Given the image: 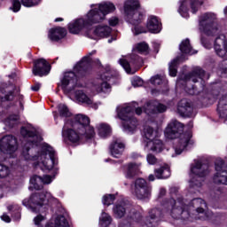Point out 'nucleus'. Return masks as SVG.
Instances as JSON below:
<instances>
[{
  "instance_id": "nucleus-1",
  "label": "nucleus",
  "mask_w": 227,
  "mask_h": 227,
  "mask_svg": "<svg viewBox=\"0 0 227 227\" xmlns=\"http://www.w3.org/2000/svg\"><path fill=\"white\" fill-rule=\"evenodd\" d=\"M20 135L24 139H35V140H30L22 146L21 155L25 160H35L38 157H47L49 155L50 159H45L42 161V164L47 171L54 169V166L58 164L56 151L49 144H44L37 154H33V147L38 145V131L36 129H29L26 126H23L20 128Z\"/></svg>"
},
{
  "instance_id": "nucleus-2",
  "label": "nucleus",
  "mask_w": 227,
  "mask_h": 227,
  "mask_svg": "<svg viewBox=\"0 0 227 227\" xmlns=\"http://www.w3.org/2000/svg\"><path fill=\"white\" fill-rule=\"evenodd\" d=\"M116 10L114 4L104 2L88 12L83 18H78L67 25V29L71 35H79L82 29L90 30L95 24H100L106 20V15L113 13Z\"/></svg>"
},
{
  "instance_id": "nucleus-3",
  "label": "nucleus",
  "mask_w": 227,
  "mask_h": 227,
  "mask_svg": "<svg viewBox=\"0 0 227 227\" xmlns=\"http://www.w3.org/2000/svg\"><path fill=\"white\" fill-rule=\"evenodd\" d=\"M97 54V51H92L89 55L84 56L82 59L75 64L74 71L64 73L60 83L58 87L61 88L62 91H74L75 88H80L79 79H86L93 74V59L91 56Z\"/></svg>"
},
{
  "instance_id": "nucleus-4",
  "label": "nucleus",
  "mask_w": 227,
  "mask_h": 227,
  "mask_svg": "<svg viewBox=\"0 0 227 227\" xmlns=\"http://www.w3.org/2000/svg\"><path fill=\"white\" fill-rule=\"evenodd\" d=\"M184 124L178 121H173L168 123L165 129V136L168 139H177L174 143V149L176 155H181L184 150L194 145L192 140V131L186 130L184 132Z\"/></svg>"
},
{
  "instance_id": "nucleus-5",
  "label": "nucleus",
  "mask_w": 227,
  "mask_h": 227,
  "mask_svg": "<svg viewBox=\"0 0 227 227\" xmlns=\"http://www.w3.org/2000/svg\"><path fill=\"white\" fill-rule=\"evenodd\" d=\"M134 113H136L137 116H141V114H143V108L124 106L117 112L118 118L123 121V132L129 134V136H132V134H135L136 130H137V119L134 116Z\"/></svg>"
},
{
  "instance_id": "nucleus-6",
  "label": "nucleus",
  "mask_w": 227,
  "mask_h": 227,
  "mask_svg": "<svg viewBox=\"0 0 227 227\" xmlns=\"http://www.w3.org/2000/svg\"><path fill=\"white\" fill-rule=\"evenodd\" d=\"M139 8H141V4L138 0H128L124 4V12L129 17V22L134 26L132 31L137 36L142 33H146V28L140 25L144 16L143 12L137 11Z\"/></svg>"
},
{
  "instance_id": "nucleus-7",
  "label": "nucleus",
  "mask_w": 227,
  "mask_h": 227,
  "mask_svg": "<svg viewBox=\"0 0 227 227\" xmlns=\"http://www.w3.org/2000/svg\"><path fill=\"white\" fill-rule=\"evenodd\" d=\"M163 208L169 212L173 219H180L181 221H191V213L186 206H176V200L173 197L163 200L161 203Z\"/></svg>"
},
{
  "instance_id": "nucleus-8",
  "label": "nucleus",
  "mask_w": 227,
  "mask_h": 227,
  "mask_svg": "<svg viewBox=\"0 0 227 227\" xmlns=\"http://www.w3.org/2000/svg\"><path fill=\"white\" fill-rule=\"evenodd\" d=\"M90 123V117L82 114H78L73 118L74 129H77L80 134L85 135V139H93L95 137V128Z\"/></svg>"
},
{
  "instance_id": "nucleus-9",
  "label": "nucleus",
  "mask_w": 227,
  "mask_h": 227,
  "mask_svg": "<svg viewBox=\"0 0 227 227\" xmlns=\"http://www.w3.org/2000/svg\"><path fill=\"white\" fill-rule=\"evenodd\" d=\"M200 30L207 36H215L219 31L215 17L209 12H206L199 18Z\"/></svg>"
},
{
  "instance_id": "nucleus-10",
  "label": "nucleus",
  "mask_w": 227,
  "mask_h": 227,
  "mask_svg": "<svg viewBox=\"0 0 227 227\" xmlns=\"http://www.w3.org/2000/svg\"><path fill=\"white\" fill-rule=\"evenodd\" d=\"M22 205L35 212L36 208H42L43 207L47 208L49 207V200L44 192H35L30 195L29 199L23 200Z\"/></svg>"
},
{
  "instance_id": "nucleus-11",
  "label": "nucleus",
  "mask_w": 227,
  "mask_h": 227,
  "mask_svg": "<svg viewBox=\"0 0 227 227\" xmlns=\"http://www.w3.org/2000/svg\"><path fill=\"white\" fill-rule=\"evenodd\" d=\"M179 4L180 5L177 12L181 16L184 17V19H189L190 8L192 13L196 15L200 10V6H203V1L200 0H180Z\"/></svg>"
},
{
  "instance_id": "nucleus-12",
  "label": "nucleus",
  "mask_w": 227,
  "mask_h": 227,
  "mask_svg": "<svg viewBox=\"0 0 227 227\" xmlns=\"http://www.w3.org/2000/svg\"><path fill=\"white\" fill-rule=\"evenodd\" d=\"M216 173L213 176V182L216 184L227 185V164L224 160L218 158L215 161Z\"/></svg>"
},
{
  "instance_id": "nucleus-13",
  "label": "nucleus",
  "mask_w": 227,
  "mask_h": 227,
  "mask_svg": "<svg viewBox=\"0 0 227 227\" xmlns=\"http://www.w3.org/2000/svg\"><path fill=\"white\" fill-rule=\"evenodd\" d=\"M134 187L135 196L138 200H146V198H150L152 194V186L145 180V178H137L134 182Z\"/></svg>"
},
{
  "instance_id": "nucleus-14",
  "label": "nucleus",
  "mask_w": 227,
  "mask_h": 227,
  "mask_svg": "<svg viewBox=\"0 0 227 227\" xmlns=\"http://www.w3.org/2000/svg\"><path fill=\"white\" fill-rule=\"evenodd\" d=\"M19 148V144L17 142V137L12 135L4 136L0 139V152L2 153H15Z\"/></svg>"
},
{
  "instance_id": "nucleus-15",
  "label": "nucleus",
  "mask_w": 227,
  "mask_h": 227,
  "mask_svg": "<svg viewBox=\"0 0 227 227\" xmlns=\"http://www.w3.org/2000/svg\"><path fill=\"white\" fill-rule=\"evenodd\" d=\"M119 64L125 70L126 74H136V72H132V67L133 68H141L143 67V58L133 54L130 56L129 62L125 59H121Z\"/></svg>"
},
{
  "instance_id": "nucleus-16",
  "label": "nucleus",
  "mask_w": 227,
  "mask_h": 227,
  "mask_svg": "<svg viewBox=\"0 0 227 227\" xmlns=\"http://www.w3.org/2000/svg\"><path fill=\"white\" fill-rule=\"evenodd\" d=\"M32 72L34 75L43 77L51 74V64L45 59H36L33 60Z\"/></svg>"
},
{
  "instance_id": "nucleus-17",
  "label": "nucleus",
  "mask_w": 227,
  "mask_h": 227,
  "mask_svg": "<svg viewBox=\"0 0 227 227\" xmlns=\"http://www.w3.org/2000/svg\"><path fill=\"white\" fill-rule=\"evenodd\" d=\"M205 75H207V71L200 67H196L192 70V72L184 74L183 81H192V82H198L199 79L201 82H205Z\"/></svg>"
},
{
  "instance_id": "nucleus-18",
  "label": "nucleus",
  "mask_w": 227,
  "mask_h": 227,
  "mask_svg": "<svg viewBox=\"0 0 227 227\" xmlns=\"http://www.w3.org/2000/svg\"><path fill=\"white\" fill-rule=\"evenodd\" d=\"M177 113L183 118H191L194 113V107L188 99L183 98L177 104Z\"/></svg>"
},
{
  "instance_id": "nucleus-19",
  "label": "nucleus",
  "mask_w": 227,
  "mask_h": 227,
  "mask_svg": "<svg viewBox=\"0 0 227 227\" xmlns=\"http://www.w3.org/2000/svg\"><path fill=\"white\" fill-rule=\"evenodd\" d=\"M164 217V212L160 208H153L149 211V215L146 216L145 223L148 227L159 226V221Z\"/></svg>"
},
{
  "instance_id": "nucleus-20",
  "label": "nucleus",
  "mask_w": 227,
  "mask_h": 227,
  "mask_svg": "<svg viewBox=\"0 0 227 227\" xmlns=\"http://www.w3.org/2000/svg\"><path fill=\"white\" fill-rule=\"evenodd\" d=\"M68 35L67 28L62 27H55L49 30L48 38L51 42L59 43Z\"/></svg>"
},
{
  "instance_id": "nucleus-21",
  "label": "nucleus",
  "mask_w": 227,
  "mask_h": 227,
  "mask_svg": "<svg viewBox=\"0 0 227 227\" xmlns=\"http://www.w3.org/2000/svg\"><path fill=\"white\" fill-rule=\"evenodd\" d=\"M62 135L66 143H71L72 145H76V143H79L81 141L82 136L86 137V135L81 134L77 129L76 130L74 129H65L62 131Z\"/></svg>"
},
{
  "instance_id": "nucleus-22",
  "label": "nucleus",
  "mask_w": 227,
  "mask_h": 227,
  "mask_svg": "<svg viewBox=\"0 0 227 227\" xmlns=\"http://www.w3.org/2000/svg\"><path fill=\"white\" fill-rule=\"evenodd\" d=\"M208 163H202L201 161H196L194 166L191 168V173L198 176L199 178H205L210 171L208 170Z\"/></svg>"
},
{
  "instance_id": "nucleus-23",
  "label": "nucleus",
  "mask_w": 227,
  "mask_h": 227,
  "mask_svg": "<svg viewBox=\"0 0 227 227\" xmlns=\"http://www.w3.org/2000/svg\"><path fill=\"white\" fill-rule=\"evenodd\" d=\"M123 175L129 180H132L139 174V166L136 162H129L121 166Z\"/></svg>"
},
{
  "instance_id": "nucleus-24",
  "label": "nucleus",
  "mask_w": 227,
  "mask_h": 227,
  "mask_svg": "<svg viewBox=\"0 0 227 227\" xmlns=\"http://www.w3.org/2000/svg\"><path fill=\"white\" fill-rule=\"evenodd\" d=\"M214 49L217 56H219L220 58H223L224 54H226L227 40L224 35H218L215 38Z\"/></svg>"
},
{
  "instance_id": "nucleus-25",
  "label": "nucleus",
  "mask_w": 227,
  "mask_h": 227,
  "mask_svg": "<svg viewBox=\"0 0 227 227\" xmlns=\"http://www.w3.org/2000/svg\"><path fill=\"white\" fill-rule=\"evenodd\" d=\"M100 79L101 81H103V82H101L100 86L98 87V90L99 91L106 93L107 90H111V84L108 83L109 81L113 79V74H111L110 67H106L105 68L104 73L100 75Z\"/></svg>"
},
{
  "instance_id": "nucleus-26",
  "label": "nucleus",
  "mask_w": 227,
  "mask_h": 227,
  "mask_svg": "<svg viewBox=\"0 0 227 227\" xmlns=\"http://www.w3.org/2000/svg\"><path fill=\"white\" fill-rule=\"evenodd\" d=\"M146 28L148 29L149 33L157 35L162 31V23L159 21V18L156 16H150L146 23Z\"/></svg>"
},
{
  "instance_id": "nucleus-27",
  "label": "nucleus",
  "mask_w": 227,
  "mask_h": 227,
  "mask_svg": "<svg viewBox=\"0 0 227 227\" xmlns=\"http://www.w3.org/2000/svg\"><path fill=\"white\" fill-rule=\"evenodd\" d=\"M131 207L130 204L121 201L117 204H115L113 207L114 215L116 219H121L122 217H125V215L127 214V210H129Z\"/></svg>"
},
{
  "instance_id": "nucleus-28",
  "label": "nucleus",
  "mask_w": 227,
  "mask_h": 227,
  "mask_svg": "<svg viewBox=\"0 0 227 227\" xmlns=\"http://www.w3.org/2000/svg\"><path fill=\"white\" fill-rule=\"evenodd\" d=\"M216 113L220 120H227V96L223 95L220 98L216 108Z\"/></svg>"
},
{
  "instance_id": "nucleus-29",
  "label": "nucleus",
  "mask_w": 227,
  "mask_h": 227,
  "mask_svg": "<svg viewBox=\"0 0 227 227\" xmlns=\"http://www.w3.org/2000/svg\"><path fill=\"white\" fill-rule=\"evenodd\" d=\"M111 33H113V28L107 25H98L93 30L94 36H97L98 38H107L111 36Z\"/></svg>"
},
{
  "instance_id": "nucleus-30",
  "label": "nucleus",
  "mask_w": 227,
  "mask_h": 227,
  "mask_svg": "<svg viewBox=\"0 0 227 227\" xmlns=\"http://www.w3.org/2000/svg\"><path fill=\"white\" fill-rule=\"evenodd\" d=\"M124 150L125 144L121 142L119 143L118 141H114L110 145L111 155H113V157H114L115 159H120Z\"/></svg>"
},
{
  "instance_id": "nucleus-31",
  "label": "nucleus",
  "mask_w": 227,
  "mask_h": 227,
  "mask_svg": "<svg viewBox=\"0 0 227 227\" xmlns=\"http://www.w3.org/2000/svg\"><path fill=\"white\" fill-rule=\"evenodd\" d=\"M154 175L157 180H166L171 176V169L168 167L154 168Z\"/></svg>"
},
{
  "instance_id": "nucleus-32",
  "label": "nucleus",
  "mask_w": 227,
  "mask_h": 227,
  "mask_svg": "<svg viewBox=\"0 0 227 227\" xmlns=\"http://www.w3.org/2000/svg\"><path fill=\"white\" fill-rule=\"evenodd\" d=\"M98 130V136H100L103 139H106V137H111V134L113 132L111 126L106 123H101Z\"/></svg>"
},
{
  "instance_id": "nucleus-33",
  "label": "nucleus",
  "mask_w": 227,
  "mask_h": 227,
  "mask_svg": "<svg viewBox=\"0 0 227 227\" xmlns=\"http://www.w3.org/2000/svg\"><path fill=\"white\" fill-rule=\"evenodd\" d=\"M128 219L133 223H141V221H143V215H141V212L131 207H129Z\"/></svg>"
},
{
  "instance_id": "nucleus-34",
  "label": "nucleus",
  "mask_w": 227,
  "mask_h": 227,
  "mask_svg": "<svg viewBox=\"0 0 227 227\" xmlns=\"http://www.w3.org/2000/svg\"><path fill=\"white\" fill-rule=\"evenodd\" d=\"M30 184L34 186L35 191H42V189H43V177L38 175H34L30 177Z\"/></svg>"
},
{
  "instance_id": "nucleus-35",
  "label": "nucleus",
  "mask_w": 227,
  "mask_h": 227,
  "mask_svg": "<svg viewBox=\"0 0 227 227\" xmlns=\"http://www.w3.org/2000/svg\"><path fill=\"white\" fill-rule=\"evenodd\" d=\"M192 205H193L194 208H196L197 214H205V208H203V207H207V202H205L203 199H193Z\"/></svg>"
},
{
  "instance_id": "nucleus-36",
  "label": "nucleus",
  "mask_w": 227,
  "mask_h": 227,
  "mask_svg": "<svg viewBox=\"0 0 227 227\" xmlns=\"http://www.w3.org/2000/svg\"><path fill=\"white\" fill-rule=\"evenodd\" d=\"M179 51L182 52V54H191V52H192V46L191 45V40H189V38H186L181 42Z\"/></svg>"
},
{
  "instance_id": "nucleus-37",
  "label": "nucleus",
  "mask_w": 227,
  "mask_h": 227,
  "mask_svg": "<svg viewBox=\"0 0 227 227\" xmlns=\"http://www.w3.org/2000/svg\"><path fill=\"white\" fill-rule=\"evenodd\" d=\"M147 146H151L152 152H156L157 153H160L162 152V141L160 139H154L147 142Z\"/></svg>"
},
{
  "instance_id": "nucleus-38",
  "label": "nucleus",
  "mask_w": 227,
  "mask_h": 227,
  "mask_svg": "<svg viewBox=\"0 0 227 227\" xmlns=\"http://www.w3.org/2000/svg\"><path fill=\"white\" fill-rule=\"evenodd\" d=\"M76 98L78 102H82V104H86L87 106H91L93 104V100L86 95L82 90H80L76 93Z\"/></svg>"
},
{
  "instance_id": "nucleus-39",
  "label": "nucleus",
  "mask_w": 227,
  "mask_h": 227,
  "mask_svg": "<svg viewBox=\"0 0 227 227\" xmlns=\"http://www.w3.org/2000/svg\"><path fill=\"white\" fill-rule=\"evenodd\" d=\"M46 227H70V224L68 223V220L62 215L59 218H56L55 224L48 223Z\"/></svg>"
},
{
  "instance_id": "nucleus-40",
  "label": "nucleus",
  "mask_w": 227,
  "mask_h": 227,
  "mask_svg": "<svg viewBox=\"0 0 227 227\" xmlns=\"http://www.w3.org/2000/svg\"><path fill=\"white\" fill-rule=\"evenodd\" d=\"M99 221L100 227H108L111 225V223H113V218L109 214L103 212Z\"/></svg>"
},
{
  "instance_id": "nucleus-41",
  "label": "nucleus",
  "mask_w": 227,
  "mask_h": 227,
  "mask_svg": "<svg viewBox=\"0 0 227 227\" xmlns=\"http://www.w3.org/2000/svg\"><path fill=\"white\" fill-rule=\"evenodd\" d=\"M58 109L60 118L72 117V112L68 109V106H67V105H59Z\"/></svg>"
},
{
  "instance_id": "nucleus-42",
  "label": "nucleus",
  "mask_w": 227,
  "mask_h": 227,
  "mask_svg": "<svg viewBox=\"0 0 227 227\" xmlns=\"http://www.w3.org/2000/svg\"><path fill=\"white\" fill-rule=\"evenodd\" d=\"M135 49L139 54H150V46L145 42L138 43Z\"/></svg>"
},
{
  "instance_id": "nucleus-43",
  "label": "nucleus",
  "mask_w": 227,
  "mask_h": 227,
  "mask_svg": "<svg viewBox=\"0 0 227 227\" xmlns=\"http://www.w3.org/2000/svg\"><path fill=\"white\" fill-rule=\"evenodd\" d=\"M116 200V195L110 193L106 194L103 196L102 203L103 205H106V207H109L114 203V200Z\"/></svg>"
},
{
  "instance_id": "nucleus-44",
  "label": "nucleus",
  "mask_w": 227,
  "mask_h": 227,
  "mask_svg": "<svg viewBox=\"0 0 227 227\" xmlns=\"http://www.w3.org/2000/svg\"><path fill=\"white\" fill-rule=\"evenodd\" d=\"M145 139L147 141H153L155 140V135H153L154 129L152 128V126H147L144 129Z\"/></svg>"
},
{
  "instance_id": "nucleus-45",
  "label": "nucleus",
  "mask_w": 227,
  "mask_h": 227,
  "mask_svg": "<svg viewBox=\"0 0 227 227\" xmlns=\"http://www.w3.org/2000/svg\"><path fill=\"white\" fill-rule=\"evenodd\" d=\"M15 100V90H9L4 96H0V102H13Z\"/></svg>"
},
{
  "instance_id": "nucleus-46",
  "label": "nucleus",
  "mask_w": 227,
  "mask_h": 227,
  "mask_svg": "<svg viewBox=\"0 0 227 227\" xmlns=\"http://www.w3.org/2000/svg\"><path fill=\"white\" fill-rule=\"evenodd\" d=\"M13 90H14V98L18 97L20 106L21 109H24V105L22 104V102H24V95L20 94V88L17 89V86H14L11 91H13Z\"/></svg>"
},
{
  "instance_id": "nucleus-47",
  "label": "nucleus",
  "mask_w": 227,
  "mask_h": 227,
  "mask_svg": "<svg viewBox=\"0 0 227 227\" xmlns=\"http://www.w3.org/2000/svg\"><path fill=\"white\" fill-rule=\"evenodd\" d=\"M10 175V167L0 163V179L6 178Z\"/></svg>"
},
{
  "instance_id": "nucleus-48",
  "label": "nucleus",
  "mask_w": 227,
  "mask_h": 227,
  "mask_svg": "<svg viewBox=\"0 0 227 227\" xmlns=\"http://www.w3.org/2000/svg\"><path fill=\"white\" fill-rule=\"evenodd\" d=\"M20 117L19 114H11L5 119V124L8 125L9 127L13 128V124H12V121H19Z\"/></svg>"
},
{
  "instance_id": "nucleus-49",
  "label": "nucleus",
  "mask_w": 227,
  "mask_h": 227,
  "mask_svg": "<svg viewBox=\"0 0 227 227\" xmlns=\"http://www.w3.org/2000/svg\"><path fill=\"white\" fill-rule=\"evenodd\" d=\"M166 111H168V106L162 103H159L157 106H154V109H153V113H159V114H162V113H166Z\"/></svg>"
},
{
  "instance_id": "nucleus-50",
  "label": "nucleus",
  "mask_w": 227,
  "mask_h": 227,
  "mask_svg": "<svg viewBox=\"0 0 227 227\" xmlns=\"http://www.w3.org/2000/svg\"><path fill=\"white\" fill-rule=\"evenodd\" d=\"M12 6L10 7V10H12L14 13L20 12V8H22V4L20 3V1L12 0Z\"/></svg>"
},
{
  "instance_id": "nucleus-51",
  "label": "nucleus",
  "mask_w": 227,
  "mask_h": 227,
  "mask_svg": "<svg viewBox=\"0 0 227 227\" xmlns=\"http://www.w3.org/2000/svg\"><path fill=\"white\" fill-rule=\"evenodd\" d=\"M151 84L154 86H160L162 84V77L160 74H156L151 78Z\"/></svg>"
},
{
  "instance_id": "nucleus-52",
  "label": "nucleus",
  "mask_w": 227,
  "mask_h": 227,
  "mask_svg": "<svg viewBox=\"0 0 227 227\" xmlns=\"http://www.w3.org/2000/svg\"><path fill=\"white\" fill-rule=\"evenodd\" d=\"M131 84L134 88H139V86H143L144 82L143 79L139 76H135L131 81Z\"/></svg>"
},
{
  "instance_id": "nucleus-53",
  "label": "nucleus",
  "mask_w": 227,
  "mask_h": 227,
  "mask_svg": "<svg viewBox=\"0 0 227 227\" xmlns=\"http://www.w3.org/2000/svg\"><path fill=\"white\" fill-rule=\"evenodd\" d=\"M108 24L112 27H115V26H118V24H120V20L117 17H112L109 19Z\"/></svg>"
},
{
  "instance_id": "nucleus-54",
  "label": "nucleus",
  "mask_w": 227,
  "mask_h": 227,
  "mask_svg": "<svg viewBox=\"0 0 227 227\" xmlns=\"http://www.w3.org/2000/svg\"><path fill=\"white\" fill-rule=\"evenodd\" d=\"M9 210L11 211L12 218L15 219V221H19L20 219V211L19 210H12V207H9Z\"/></svg>"
},
{
  "instance_id": "nucleus-55",
  "label": "nucleus",
  "mask_w": 227,
  "mask_h": 227,
  "mask_svg": "<svg viewBox=\"0 0 227 227\" xmlns=\"http://www.w3.org/2000/svg\"><path fill=\"white\" fill-rule=\"evenodd\" d=\"M147 162L151 165L157 164V158L155 157V155L149 153L147 155Z\"/></svg>"
},
{
  "instance_id": "nucleus-56",
  "label": "nucleus",
  "mask_w": 227,
  "mask_h": 227,
  "mask_svg": "<svg viewBox=\"0 0 227 227\" xmlns=\"http://www.w3.org/2000/svg\"><path fill=\"white\" fill-rule=\"evenodd\" d=\"M200 43L206 49H208L210 47V41L207 37H205V36H201L200 37Z\"/></svg>"
},
{
  "instance_id": "nucleus-57",
  "label": "nucleus",
  "mask_w": 227,
  "mask_h": 227,
  "mask_svg": "<svg viewBox=\"0 0 227 227\" xmlns=\"http://www.w3.org/2000/svg\"><path fill=\"white\" fill-rule=\"evenodd\" d=\"M43 219H45V217H43V215H37L34 218V223H35V226H40V224L42 223V221H43Z\"/></svg>"
},
{
  "instance_id": "nucleus-58",
  "label": "nucleus",
  "mask_w": 227,
  "mask_h": 227,
  "mask_svg": "<svg viewBox=\"0 0 227 227\" xmlns=\"http://www.w3.org/2000/svg\"><path fill=\"white\" fill-rule=\"evenodd\" d=\"M51 182H52V176H51L50 175H44L43 176V187L47 184H51Z\"/></svg>"
},
{
  "instance_id": "nucleus-59",
  "label": "nucleus",
  "mask_w": 227,
  "mask_h": 227,
  "mask_svg": "<svg viewBox=\"0 0 227 227\" xmlns=\"http://www.w3.org/2000/svg\"><path fill=\"white\" fill-rule=\"evenodd\" d=\"M178 61H180L179 58L174 59L170 63H169V67L171 68H178Z\"/></svg>"
},
{
  "instance_id": "nucleus-60",
  "label": "nucleus",
  "mask_w": 227,
  "mask_h": 227,
  "mask_svg": "<svg viewBox=\"0 0 227 227\" xmlns=\"http://www.w3.org/2000/svg\"><path fill=\"white\" fill-rule=\"evenodd\" d=\"M168 72H169L170 77H176V74H178V69L176 67H168Z\"/></svg>"
},
{
  "instance_id": "nucleus-61",
  "label": "nucleus",
  "mask_w": 227,
  "mask_h": 227,
  "mask_svg": "<svg viewBox=\"0 0 227 227\" xmlns=\"http://www.w3.org/2000/svg\"><path fill=\"white\" fill-rule=\"evenodd\" d=\"M170 194L171 196H178V187L174 186L170 188Z\"/></svg>"
},
{
  "instance_id": "nucleus-62",
  "label": "nucleus",
  "mask_w": 227,
  "mask_h": 227,
  "mask_svg": "<svg viewBox=\"0 0 227 227\" xmlns=\"http://www.w3.org/2000/svg\"><path fill=\"white\" fill-rule=\"evenodd\" d=\"M2 221H4V223H12V218L6 214H4L1 217Z\"/></svg>"
},
{
  "instance_id": "nucleus-63",
  "label": "nucleus",
  "mask_w": 227,
  "mask_h": 227,
  "mask_svg": "<svg viewBox=\"0 0 227 227\" xmlns=\"http://www.w3.org/2000/svg\"><path fill=\"white\" fill-rule=\"evenodd\" d=\"M153 47L154 52H156V54H159V50L160 49V44H159V43H154Z\"/></svg>"
},
{
  "instance_id": "nucleus-64",
  "label": "nucleus",
  "mask_w": 227,
  "mask_h": 227,
  "mask_svg": "<svg viewBox=\"0 0 227 227\" xmlns=\"http://www.w3.org/2000/svg\"><path fill=\"white\" fill-rule=\"evenodd\" d=\"M32 91H40V83H35L31 87Z\"/></svg>"
}]
</instances>
